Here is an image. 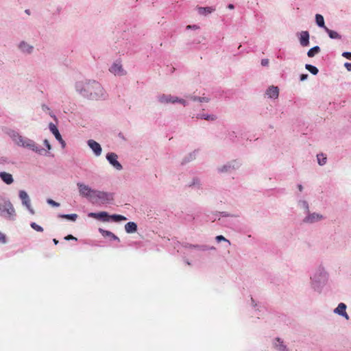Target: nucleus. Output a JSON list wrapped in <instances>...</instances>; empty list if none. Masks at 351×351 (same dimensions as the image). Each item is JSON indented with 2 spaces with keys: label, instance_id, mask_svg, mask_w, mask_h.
I'll return each instance as SVG.
<instances>
[{
  "label": "nucleus",
  "instance_id": "nucleus-30",
  "mask_svg": "<svg viewBox=\"0 0 351 351\" xmlns=\"http://www.w3.org/2000/svg\"><path fill=\"white\" fill-rule=\"evenodd\" d=\"M189 98L193 101H198V102H205L208 103L210 101V99L206 97H197V96H189Z\"/></svg>",
  "mask_w": 351,
  "mask_h": 351
},
{
  "label": "nucleus",
  "instance_id": "nucleus-39",
  "mask_svg": "<svg viewBox=\"0 0 351 351\" xmlns=\"http://www.w3.org/2000/svg\"><path fill=\"white\" fill-rule=\"evenodd\" d=\"M43 144L45 145V146L47 147V149L48 152H49L51 149V146L49 142V141L47 139H45L43 141Z\"/></svg>",
  "mask_w": 351,
  "mask_h": 351
},
{
  "label": "nucleus",
  "instance_id": "nucleus-18",
  "mask_svg": "<svg viewBox=\"0 0 351 351\" xmlns=\"http://www.w3.org/2000/svg\"><path fill=\"white\" fill-rule=\"evenodd\" d=\"M265 95L271 99H277L279 97V88L278 86H270L265 91Z\"/></svg>",
  "mask_w": 351,
  "mask_h": 351
},
{
  "label": "nucleus",
  "instance_id": "nucleus-50",
  "mask_svg": "<svg viewBox=\"0 0 351 351\" xmlns=\"http://www.w3.org/2000/svg\"><path fill=\"white\" fill-rule=\"evenodd\" d=\"M195 184L199 185V181L197 179L193 180V183L191 184L190 186H193V185H195Z\"/></svg>",
  "mask_w": 351,
  "mask_h": 351
},
{
  "label": "nucleus",
  "instance_id": "nucleus-20",
  "mask_svg": "<svg viewBox=\"0 0 351 351\" xmlns=\"http://www.w3.org/2000/svg\"><path fill=\"white\" fill-rule=\"evenodd\" d=\"M198 13L200 15L206 16L215 11V8L213 7H199L197 8Z\"/></svg>",
  "mask_w": 351,
  "mask_h": 351
},
{
  "label": "nucleus",
  "instance_id": "nucleus-5",
  "mask_svg": "<svg viewBox=\"0 0 351 351\" xmlns=\"http://www.w3.org/2000/svg\"><path fill=\"white\" fill-rule=\"evenodd\" d=\"M88 217L99 219L103 221H108L109 219H112L114 221L119 222L121 221H126L127 218L125 216L121 215H112L109 216L108 213L105 211L99 212V213H90L88 215Z\"/></svg>",
  "mask_w": 351,
  "mask_h": 351
},
{
  "label": "nucleus",
  "instance_id": "nucleus-40",
  "mask_svg": "<svg viewBox=\"0 0 351 351\" xmlns=\"http://www.w3.org/2000/svg\"><path fill=\"white\" fill-rule=\"evenodd\" d=\"M221 216L222 217H237V215H231V214H230V213H226V212H222V213H221Z\"/></svg>",
  "mask_w": 351,
  "mask_h": 351
},
{
  "label": "nucleus",
  "instance_id": "nucleus-37",
  "mask_svg": "<svg viewBox=\"0 0 351 351\" xmlns=\"http://www.w3.org/2000/svg\"><path fill=\"white\" fill-rule=\"evenodd\" d=\"M47 203H48L49 205H51V206H52L58 207V206H60V204H59V203H58V202H56L53 201V199H48L47 200Z\"/></svg>",
  "mask_w": 351,
  "mask_h": 351
},
{
  "label": "nucleus",
  "instance_id": "nucleus-6",
  "mask_svg": "<svg viewBox=\"0 0 351 351\" xmlns=\"http://www.w3.org/2000/svg\"><path fill=\"white\" fill-rule=\"evenodd\" d=\"M326 217L320 213L311 212L306 213L302 221L305 224L311 225L324 221Z\"/></svg>",
  "mask_w": 351,
  "mask_h": 351
},
{
  "label": "nucleus",
  "instance_id": "nucleus-32",
  "mask_svg": "<svg viewBox=\"0 0 351 351\" xmlns=\"http://www.w3.org/2000/svg\"><path fill=\"white\" fill-rule=\"evenodd\" d=\"M305 68L306 70H308L311 73H312L314 75H317L319 72L318 69L316 66L311 65V64H306L305 65Z\"/></svg>",
  "mask_w": 351,
  "mask_h": 351
},
{
  "label": "nucleus",
  "instance_id": "nucleus-8",
  "mask_svg": "<svg viewBox=\"0 0 351 351\" xmlns=\"http://www.w3.org/2000/svg\"><path fill=\"white\" fill-rule=\"evenodd\" d=\"M241 166V163L236 160L227 162L226 164L219 166L217 171L219 173H229L238 169Z\"/></svg>",
  "mask_w": 351,
  "mask_h": 351
},
{
  "label": "nucleus",
  "instance_id": "nucleus-27",
  "mask_svg": "<svg viewBox=\"0 0 351 351\" xmlns=\"http://www.w3.org/2000/svg\"><path fill=\"white\" fill-rule=\"evenodd\" d=\"M315 22H316V24L317 25V26L323 28L324 29H325V27H327L325 25L324 19L323 16L319 14H315Z\"/></svg>",
  "mask_w": 351,
  "mask_h": 351
},
{
  "label": "nucleus",
  "instance_id": "nucleus-47",
  "mask_svg": "<svg viewBox=\"0 0 351 351\" xmlns=\"http://www.w3.org/2000/svg\"><path fill=\"white\" fill-rule=\"evenodd\" d=\"M308 76V74L300 75V81H304V80H307Z\"/></svg>",
  "mask_w": 351,
  "mask_h": 351
},
{
  "label": "nucleus",
  "instance_id": "nucleus-16",
  "mask_svg": "<svg viewBox=\"0 0 351 351\" xmlns=\"http://www.w3.org/2000/svg\"><path fill=\"white\" fill-rule=\"evenodd\" d=\"M347 306L346 304L341 302L333 310V313L336 315H338L341 317H343L346 320L350 319L348 314L346 312Z\"/></svg>",
  "mask_w": 351,
  "mask_h": 351
},
{
  "label": "nucleus",
  "instance_id": "nucleus-28",
  "mask_svg": "<svg viewBox=\"0 0 351 351\" xmlns=\"http://www.w3.org/2000/svg\"><path fill=\"white\" fill-rule=\"evenodd\" d=\"M324 31L328 34V36L332 39H341V36L335 31L331 30L328 27H325Z\"/></svg>",
  "mask_w": 351,
  "mask_h": 351
},
{
  "label": "nucleus",
  "instance_id": "nucleus-23",
  "mask_svg": "<svg viewBox=\"0 0 351 351\" xmlns=\"http://www.w3.org/2000/svg\"><path fill=\"white\" fill-rule=\"evenodd\" d=\"M125 230L127 233H134L137 230V225L134 222H128L125 225Z\"/></svg>",
  "mask_w": 351,
  "mask_h": 351
},
{
  "label": "nucleus",
  "instance_id": "nucleus-11",
  "mask_svg": "<svg viewBox=\"0 0 351 351\" xmlns=\"http://www.w3.org/2000/svg\"><path fill=\"white\" fill-rule=\"evenodd\" d=\"M19 197L21 200L22 205L25 206L30 214L34 215L35 211L32 206L31 199L27 193L24 190H20L19 191Z\"/></svg>",
  "mask_w": 351,
  "mask_h": 351
},
{
  "label": "nucleus",
  "instance_id": "nucleus-42",
  "mask_svg": "<svg viewBox=\"0 0 351 351\" xmlns=\"http://www.w3.org/2000/svg\"><path fill=\"white\" fill-rule=\"evenodd\" d=\"M177 103H180L181 104H182L184 106H186L188 105V102L184 99H181V98H178V101Z\"/></svg>",
  "mask_w": 351,
  "mask_h": 351
},
{
  "label": "nucleus",
  "instance_id": "nucleus-21",
  "mask_svg": "<svg viewBox=\"0 0 351 351\" xmlns=\"http://www.w3.org/2000/svg\"><path fill=\"white\" fill-rule=\"evenodd\" d=\"M0 178L7 184H10L14 182L12 176L7 172H0Z\"/></svg>",
  "mask_w": 351,
  "mask_h": 351
},
{
  "label": "nucleus",
  "instance_id": "nucleus-17",
  "mask_svg": "<svg viewBox=\"0 0 351 351\" xmlns=\"http://www.w3.org/2000/svg\"><path fill=\"white\" fill-rule=\"evenodd\" d=\"M300 44L302 47L309 45L310 34L308 31H302L298 34Z\"/></svg>",
  "mask_w": 351,
  "mask_h": 351
},
{
  "label": "nucleus",
  "instance_id": "nucleus-53",
  "mask_svg": "<svg viewBox=\"0 0 351 351\" xmlns=\"http://www.w3.org/2000/svg\"><path fill=\"white\" fill-rule=\"evenodd\" d=\"M53 243H54L55 244H57V243H58V240H56V239H54L53 240Z\"/></svg>",
  "mask_w": 351,
  "mask_h": 351
},
{
  "label": "nucleus",
  "instance_id": "nucleus-24",
  "mask_svg": "<svg viewBox=\"0 0 351 351\" xmlns=\"http://www.w3.org/2000/svg\"><path fill=\"white\" fill-rule=\"evenodd\" d=\"M197 119H204L206 121H215L217 119V117L215 114H209L205 113H199L197 114Z\"/></svg>",
  "mask_w": 351,
  "mask_h": 351
},
{
  "label": "nucleus",
  "instance_id": "nucleus-10",
  "mask_svg": "<svg viewBox=\"0 0 351 351\" xmlns=\"http://www.w3.org/2000/svg\"><path fill=\"white\" fill-rule=\"evenodd\" d=\"M19 52L25 56H30L34 52V46L26 40H21L17 44Z\"/></svg>",
  "mask_w": 351,
  "mask_h": 351
},
{
  "label": "nucleus",
  "instance_id": "nucleus-33",
  "mask_svg": "<svg viewBox=\"0 0 351 351\" xmlns=\"http://www.w3.org/2000/svg\"><path fill=\"white\" fill-rule=\"evenodd\" d=\"M62 218L75 221L77 218V214H66L60 215Z\"/></svg>",
  "mask_w": 351,
  "mask_h": 351
},
{
  "label": "nucleus",
  "instance_id": "nucleus-52",
  "mask_svg": "<svg viewBox=\"0 0 351 351\" xmlns=\"http://www.w3.org/2000/svg\"><path fill=\"white\" fill-rule=\"evenodd\" d=\"M228 8L230 10H233L234 8V5L230 3L228 5Z\"/></svg>",
  "mask_w": 351,
  "mask_h": 351
},
{
  "label": "nucleus",
  "instance_id": "nucleus-35",
  "mask_svg": "<svg viewBox=\"0 0 351 351\" xmlns=\"http://www.w3.org/2000/svg\"><path fill=\"white\" fill-rule=\"evenodd\" d=\"M215 239L217 242H221V241H225L228 243V245H230V241L229 240H228L226 238H225L222 235H219V236H217L215 237Z\"/></svg>",
  "mask_w": 351,
  "mask_h": 351
},
{
  "label": "nucleus",
  "instance_id": "nucleus-12",
  "mask_svg": "<svg viewBox=\"0 0 351 351\" xmlns=\"http://www.w3.org/2000/svg\"><path fill=\"white\" fill-rule=\"evenodd\" d=\"M109 71L115 76H123L126 74V71L123 68L120 61L116 60L109 68Z\"/></svg>",
  "mask_w": 351,
  "mask_h": 351
},
{
  "label": "nucleus",
  "instance_id": "nucleus-7",
  "mask_svg": "<svg viewBox=\"0 0 351 351\" xmlns=\"http://www.w3.org/2000/svg\"><path fill=\"white\" fill-rule=\"evenodd\" d=\"M113 199L112 194L106 191L95 190L93 199V202H99L101 204H107Z\"/></svg>",
  "mask_w": 351,
  "mask_h": 351
},
{
  "label": "nucleus",
  "instance_id": "nucleus-36",
  "mask_svg": "<svg viewBox=\"0 0 351 351\" xmlns=\"http://www.w3.org/2000/svg\"><path fill=\"white\" fill-rule=\"evenodd\" d=\"M193 247H195V248H197V249H199L200 250H203V251L208 250H215V249L214 247H207L206 245H201V246L200 245H195V246L194 245Z\"/></svg>",
  "mask_w": 351,
  "mask_h": 351
},
{
  "label": "nucleus",
  "instance_id": "nucleus-1",
  "mask_svg": "<svg viewBox=\"0 0 351 351\" xmlns=\"http://www.w3.org/2000/svg\"><path fill=\"white\" fill-rule=\"evenodd\" d=\"M74 87L77 94L88 100L104 101L108 97L101 84L95 80L77 81Z\"/></svg>",
  "mask_w": 351,
  "mask_h": 351
},
{
  "label": "nucleus",
  "instance_id": "nucleus-43",
  "mask_svg": "<svg viewBox=\"0 0 351 351\" xmlns=\"http://www.w3.org/2000/svg\"><path fill=\"white\" fill-rule=\"evenodd\" d=\"M342 56L348 59H351V52H343L342 53Z\"/></svg>",
  "mask_w": 351,
  "mask_h": 351
},
{
  "label": "nucleus",
  "instance_id": "nucleus-19",
  "mask_svg": "<svg viewBox=\"0 0 351 351\" xmlns=\"http://www.w3.org/2000/svg\"><path fill=\"white\" fill-rule=\"evenodd\" d=\"M273 347L278 351H288L287 346L280 338H275L273 340Z\"/></svg>",
  "mask_w": 351,
  "mask_h": 351
},
{
  "label": "nucleus",
  "instance_id": "nucleus-25",
  "mask_svg": "<svg viewBox=\"0 0 351 351\" xmlns=\"http://www.w3.org/2000/svg\"><path fill=\"white\" fill-rule=\"evenodd\" d=\"M99 231L104 237H110L112 240L119 241V239L116 235H114L112 232L108 231V230H105L101 228H99Z\"/></svg>",
  "mask_w": 351,
  "mask_h": 351
},
{
  "label": "nucleus",
  "instance_id": "nucleus-31",
  "mask_svg": "<svg viewBox=\"0 0 351 351\" xmlns=\"http://www.w3.org/2000/svg\"><path fill=\"white\" fill-rule=\"evenodd\" d=\"M317 163L320 166H324V165L326 164V162H327V158H326V155L322 153L317 155Z\"/></svg>",
  "mask_w": 351,
  "mask_h": 351
},
{
  "label": "nucleus",
  "instance_id": "nucleus-34",
  "mask_svg": "<svg viewBox=\"0 0 351 351\" xmlns=\"http://www.w3.org/2000/svg\"><path fill=\"white\" fill-rule=\"evenodd\" d=\"M30 226H31L34 230H36V231H37V232H43V228L40 226H39V225H38L37 223H36L35 222H32V223H30Z\"/></svg>",
  "mask_w": 351,
  "mask_h": 351
},
{
  "label": "nucleus",
  "instance_id": "nucleus-26",
  "mask_svg": "<svg viewBox=\"0 0 351 351\" xmlns=\"http://www.w3.org/2000/svg\"><path fill=\"white\" fill-rule=\"evenodd\" d=\"M49 128L50 131L51 132V133L54 135L56 140H58L62 137V136L60 134L58 129L57 128L56 125H54L52 123H50L49 125Z\"/></svg>",
  "mask_w": 351,
  "mask_h": 351
},
{
  "label": "nucleus",
  "instance_id": "nucleus-46",
  "mask_svg": "<svg viewBox=\"0 0 351 351\" xmlns=\"http://www.w3.org/2000/svg\"><path fill=\"white\" fill-rule=\"evenodd\" d=\"M269 64V60L268 59H263L261 60V65L263 66H266Z\"/></svg>",
  "mask_w": 351,
  "mask_h": 351
},
{
  "label": "nucleus",
  "instance_id": "nucleus-2",
  "mask_svg": "<svg viewBox=\"0 0 351 351\" xmlns=\"http://www.w3.org/2000/svg\"><path fill=\"white\" fill-rule=\"evenodd\" d=\"M8 135L12 139L14 145L19 147L32 151L40 155H43L45 152V149L33 139L22 135L16 130H10L8 132Z\"/></svg>",
  "mask_w": 351,
  "mask_h": 351
},
{
  "label": "nucleus",
  "instance_id": "nucleus-49",
  "mask_svg": "<svg viewBox=\"0 0 351 351\" xmlns=\"http://www.w3.org/2000/svg\"><path fill=\"white\" fill-rule=\"evenodd\" d=\"M66 240H77V239L75 237H74L72 235H68L66 237H65L64 238Z\"/></svg>",
  "mask_w": 351,
  "mask_h": 351
},
{
  "label": "nucleus",
  "instance_id": "nucleus-3",
  "mask_svg": "<svg viewBox=\"0 0 351 351\" xmlns=\"http://www.w3.org/2000/svg\"><path fill=\"white\" fill-rule=\"evenodd\" d=\"M309 280L311 288L320 294L328 282L329 273L324 265H319L310 276Z\"/></svg>",
  "mask_w": 351,
  "mask_h": 351
},
{
  "label": "nucleus",
  "instance_id": "nucleus-41",
  "mask_svg": "<svg viewBox=\"0 0 351 351\" xmlns=\"http://www.w3.org/2000/svg\"><path fill=\"white\" fill-rule=\"evenodd\" d=\"M6 241H6L5 235L3 232H0V242L1 243H5Z\"/></svg>",
  "mask_w": 351,
  "mask_h": 351
},
{
  "label": "nucleus",
  "instance_id": "nucleus-14",
  "mask_svg": "<svg viewBox=\"0 0 351 351\" xmlns=\"http://www.w3.org/2000/svg\"><path fill=\"white\" fill-rule=\"evenodd\" d=\"M87 145L92 150L93 154L96 157H99L101 155L102 148L101 145L93 139L87 141Z\"/></svg>",
  "mask_w": 351,
  "mask_h": 351
},
{
  "label": "nucleus",
  "instance_id": "nucleus-15",
  "mask_svg": "<svg viewBox=\"0 0 351 351\" xmlns=\"http://www.w3.org/2000/svg\"><path fill=\"white\" fill-rule=\"evenodd\" d=\"M178 98V97L171 95L162 94L158 96L157 99L162 104H168L177 103Z\"/></svg>",
  "mask_w": 351,
  "mask_h": 351
},
{
  "label": "nucleus",
  "instance_id": "nucleus-29",
  "mask_svg": "<svg viewBox=\"0 0 351 351\" xmlns=\"http://www.w3.org/2000/svg\"><path fill=\"white\" fill-rule=\"evenodd\" d=\"M321 49H320V47L319 46H315L313 47H312L311 49H310L308 52H307V56L309 57V58H313L314 57L315 55H317V53H319L320 52Z\"/></svg>",
  "mask_w": 351,
  "mask_h": 351
},
{
  "label": "nucleus",
  "instance_id": "nucleus-48",
  "mask_svg": "<svg viewBox=\"0 0 351 351\" xmlns=\"http://www.w3.org/2000/svg\"><path fill=\"white\" fill-rule=\"evenodd\" d=\"M344 66L346 68V69L348 71H351V63L350 62H346L344 64Z\"/></svg>",
  "mask_w": 351,
  "mask_h": 351
},
{
  "label": "nucleus",
  "instance_id": "nucleus-44",
  "mask_svg": "<svg viewBox=\"0 0 351 351\" xmlns=\"http://www.w3.org/2000/svg\"><path fill=\"white\" fill-rule=\"evenodd\" d=\"M228 137L231 139V140H234V138H235L237 137L236 136V134L234 132H228Z\"/></svg>",
  "mask_w": 351,
  "mask_h": 351
},
{
  "label": "nucleus",
  "instance_id": "nucleus-51",
  "mask_svg": "<svg viewBox=\"0 0 351 351\" xmlns=\"http://www.w3.org/2000/svg\"><path fill=\"white\" fill-rule=\"evenodd\" d=\"M297 188L300 192H302L304 190V186L300 184H298Z\"/></svg>",
  "mask_w": 351,
  "mask_h": 351
},
{
  "label": "nucleus",
  "instance_id": "nucleus-45",
  "mask_svg": "<svg viewBox=\"0 0 351 351\" xmlns=\"http://www.w3.org/2000/svg\"><path fill=\"white\" fill-rule=\"evenodd\" d=\"M57 141H58V142L61 144L62 148H64L66 147V143L62 137L58 139Z\"/></svg>",
  "mask_w": 351,
  "mask_h": 351
},
{
  "label": "nucleus",
  "instance_id": "nucleus-4",
  "mask_svg": "<svg viewBox=\"0 0 351 351\" xmlns=\"http://www.w3.org/2000/svg\"><path fill=\"white\" fill-rule=\"evenodd\" d=\"M0 217L12 221L16 219V212L13 204L8 199L2 197H0Z\"/></svg>",
  "mask_w": 351,
  "mask_h": 351
},
{
  "label": "nucleus",
  "instance_id": "nucleus-13",
  "mask_svg": "<svg viewBox=\"0 0 351 351\" xmlns=\"http://www.w3.org/2000/svg\"><path fill=\"white\" fill-rule=\"evenodd\" d=\"M106 160L117 170L120 171L123 169V166L118 161V156L114 152H109L106 154Z\"/></svg>",
  "mask_w": 351,
  "mask_h": 351
},
{
  "label": "nucleus",
  "instance_id": "nucleus-38",
  "mask_svg": "<svg viewBox=\"0 0 351 351\" xmlns=\"http://www.w3.org/2000/svg\"><path fill=\"white\" fill-rule=\"evenodd\" d=\"M187 29H193V30H197L200 28V27L197 25H189L186 27Z\"/></svg>",
  "mask_w": 351,
  "mask_h": 351
},
{
  "label": "nucleus",
  "instance_id": "nucleus-22",
  "mask_svg": "<svg viewBox=\"0 0 351 351\" xmlns=\"http://www.w3.org/2000/svg\"><path fill=\"white\" fill-rule=\"evenodd\" d=\"M297 204L300 208L303 209L304 210L305 214L306 213H308V211H309L310 206H309V204L306 199H300L298 200Z\"/></svg>",
  "mask_w": 351,
  "mask_h": 351
},
{
  "label": "nucleus",
  "instance_id": "nucleus-9",
  "mask_svg": "<svg viewBox=\"0 0 351 351\" xmlns=\"http://www.w3.org/2000/svg\"><path fill=\"white\" fill-rule=\"evenodd\" d=\"M77 186L78 188L79 194L83 197H86L90 201L93 199L94 192L95 189H92L88 185L82 182H77Z\"/></svg>",
  "mask_w": 351,
  "mask_h": 351
}]
</instances>
